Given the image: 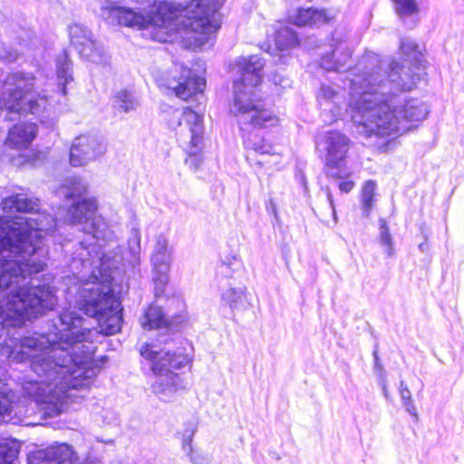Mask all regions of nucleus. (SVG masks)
Returning <instances> with one entry per match:
<instances>
[{
  "mask_svg": "<svg viewBox=\"0 0 464 464\" xmlns=\"http://www.w3.org/2000/svg\"><path fill=\"white\" fill-rule=\"evenodd\" d=\"M87 184L80 178L72 177L65 180L62 193L72 204L66 209L64 221L81 226L95 244L86 246L79 242L73 253L71 267L78 272V285L68 289V295L75 294L74 304L90 317L97 320L99 330L83 327V318L70 307L59 314L61 329L58 333L42 334L28 333L20 338V348H64L61 343L70 345L92 342V337L101 333L111 335L121 331V308L116 291V275L123 261L135 267L140 264V234L137 228L131 229L128 242V252L124 257L118 243L114 229L102 217L96 215L95 199L84 198Z\"/></svg>",
  "mask_w": 464,
  "mask_h": 464,
  "instance_id": "obj_1",
  "label": "nucleus"
},
{
  "mask_svg": "<svg viewBox=\"0 0 464 464\" xmlns=\"http://www.w3.org/2000/svg\"><path fill=\"white\" fill-rule=\"evenodd\" d=\"M1 206L6 213L24 214L14 218L0 217V290H11L0 302V324L8 331L22 327L57 303L55 290L49 285H40L34 278L23 284L44 270L48 254L44 235L55 227L56 221L40 212L39 200L26 194L9 196Z\"/></svg>",
  "mask_w": 464,
  "mask_h": 464,
  "instance_id": "obj_2",
  "label": "nucleus"
},
{
  "mask_svg": "<svg viewBox=\"0 0 464 464\" xmlns=\"http://www.w3.org/2000/svg\"><path fill=\"white\" fill-rule=\"evenodd\" d=\"M418 69V72H404V76L396 79V67L387 75L376 54H368L362 60L351 79L353 92L360 98L350 102L351 119L359 135L394 139L407 130V121L426 118L427 107L421 102L397 95L412 90L424 80V73Z\"/></svg>",
  "mask_w": 464,
  "mask_h": 464,
  "instance_id": "obj_3",
  "label": "nucleus"
},
{
  "mask_svg": "<svg viewBox=\"0 0 464 464\" xmlns=\"http://www.w3.org/2000/svg\"><path fill=\"white\" fill-rule=\"evenodd\" d=\"M34 356L32 370L41 381H31L24 385V392L37 401L53 404L59 411L69 389L87 387L103 365V359L94 360L91 350H80L81 355L70 356L63 362L51 360L43 350Z\"/></svg>",
  "mask_w": 464,
  "mask_h": 464,
  "instance_id": "obj_4",
  "label": "nucleus"
},
{
  "mask_svg": "<svg viewBox=\"0 0 464 464\" xmlns=\"http://www.w3.org/2000/svg\"><path fill=\"white\" fill-rule=\"evenodd\" d=\"M237 72L240 75L234 82V95L230 112L241 125L254 128H268L277 124L278 118L265 108L257 99L255 88L261 82L264 62L258 55L240 57L236 62Z\"/></svg>",
  "mask_w": 464,
  "mask_h": 464,
  "instance_id": "obj_5",
  "label": "nucleus"
},
{
  "mask_svg": "<svg viewBox=\"0 0 464 464\" xmlns=\"http://www.w3.org/2000/svg\"><path fill=\"white\" fill-rule=\"evenodd\" d=\"M156 8L151 22L167 25L181 18L187 28V38L193 41L195 48H203L218 30L212 18L218 5L212 0H192L186 5L176 1H160Z\"/></svg>",
  "mask_w": 464,
  "mask_h": 464,
  "instance_id": "obj_6",
  "label": "nucleus"
},
{
  "mask_svg": "<svg viewBox=\"0 0 464 464\" xmlns=\"http://www.w3.org/2000/svg\"><path fill=\"white\" fill-rule=\"evenodd\" d=\"M140 355L153 373L150 382L152 393L164 402L175 401L178 393L186 389V382L173 370L188 365L190 357L182 350H140Z\"/></svg>",
  "mask_w": 464,
  "mask_h": 464,
  "instance_id": "obj_7",
  "label": "nucleus"
},
{
  "mask_svg": "<svg viewBox=\"0 0 464 464\" xmlns=\"http://www.w3.org/2000/svg\"><path fill=\"white\" fill-rule=\"evenodd\" d=\"M35 78L28 73L14 72L6 76L1 84L0 111L6 110L5 118L14 120L10 115L30 112L40 115L45 110V95L33 92Z\"/></svg>",
  "mask_w": 464,
  "mask_h": 464,
  "instance_id": "obj_8",
  "label": "nucleus"
},
{
  "mask_svg": "<svg viewBox=\"0 0 464 464\" xmlns=\"http://www.w3.org/2000/svg\"><path fill=\"white\" fill-rule=\"evenodd\" d=\"M162 119L168 127L176 132L179 141L191 156L197 155L203 146L202 115L189 108H174L163 105Z\"/></svg>",
  "mask_w": 464,
  "mask_h": 464,
  "instance_id": "obj_9",
  "label": "nucleus"
},
{
  "mask_svg": "<svg viewBox=\"0 0 464 464\" xmlns=\"http://www.w3.org/2000/svg\"><path fill=\"white\" fill-rule=\"evenodd\" d=\"M100 5L102 17L111 24L143 29L151 16L135 8L121 5L124 0H93Z\"/></svg>",
  "mask_w": 464,
  "mask_h": 464,
  "instance_id": "obj_10",
  "label": "nucleus"
},
{
  "mask_svg": "<svg viewBox=\"0 0 464 464\" xmlns=\"http://www.w3.org/2000/svg\"><path fill=\"white\" fill-rule=\"evenodd\" d=\"M71 44L84 59L96 63L107 64L110 57L103 46L96 42L91 31L85 26L74 24L69 27Z\"/></svg>",
  "mask_w": 464,
  "mask_h": 464,
  "instance_id": "obj_11",
  "label": "nucleus"
},
{
  "mask_svg": "<svg viewBox=\"0 0 464 464\" xmlns=\"http://www.w3.org/2000/svg\"><path fill=\"white\" fill-rule=\"evenodd\" d=\"M105 151L106 146L98 136L82 134L73 140L69 161L72 167H83L101 158Z\"/></svg>",
  "mask_w": 464,
  "mask_h": 464,
  "instance_id": "obj_12",
  "label": "nucleus"
},
{
  "mask_svg": "<svg viewBox=\"0 0 464 464\" xmlns=\"http://www.w3.org/2000/svg\"><path fill=\"white\" fill-rule=\"evenodd\" d=\"M368 54H375L374 53H366L358 63L352 69H350V59H351V51L346 44H340L331 53L324 55L321 59V66L326 71H335V72H346L348 71V76L350 82V95L351 99L349 102L357 101L360 98V95H354L352 89V82L351 79L353 77V74L354 72L355 68L362 62V60ZM350 107V103H348Z\"/></svg>",
  "mask_w": 464,
  "mask_h": 464,
  "instance_id": "obj_13",
  "label": "nucleus"
},
{
  "mask_svg": "<svg viewBox=\"0 0 464 464\" xmlns=\"http://www.w3.org/2000/svg\"><path fill=\"white\" fill-rule=\"evenodd\" d=\"M150 260L157 274V276L153 278L157 291H162L169 281L168 273L172 260L171 250L165 236L159 235L156 237Z\"/></svg>",
  "mask_w": 464,
  "mask_h": 464,
  "instance_id": "obj_14",
  "label": "nucleus"
},
{
  "mask_svg": "<svg viewBox=\"0 0 464 464\" xmlns=\"http://www.w3.org/2000/svg\"><path fill=\"white\" fill-rule=\"evenodd\" d=\"M167 89L172 91L175 95L182 100H188L193 94L202 92L206 82L205 79L192 73L188 68H182L180 75L171 76L165 83Z\"/></svg>",
  "mask_w": 464,
  "mask_h": 464,
  "instance_id": "obj_15",
  "label": "nucleus"
},
{
  "mask_svg": "<svg viewBox=\"0 0 464 464\" xmlns=\"http://www.w3.org/2000/svg\"><path fill=\"white\" fill-rule=\"evenodd\" d=\"M76 459V454L72 447L62 443L53 445L30 456L28 464H72Z\"/></svg>",
  "mask_w": 464,
  "mask_h": 464,
  "instance_id": "obj_16",
  "label": "nucleus"
},
{
  "mask_svg": "<svg viewBox=\"0 0 464 464\" xmlns=\"http://www.w3.org/2000/svg\"><path fill=\"white\" fill-rule=\"evenodd\" d=\"M326 165L329 168H340L349 150V139L338 131H328L324 138Z\"/></svg>",
  "mask_w": 464,
  "mask_h": 464,
  "instance_id": "obj_17",
  "label": "nucleus"
},
{
  "mask_svg": "<svg viewBox=\"0 0 464 464\" xmlns=\"http://www.w3.org/2000/svg\"><path fill=\"white\" fill-rule=\"evenodd\" d=\"M401 49L402 53H404L406 55H412V58L418 63V65L413 66L412 68L409 65H401L397 62L392 63L389 66H386L384 63L381 60L380 56L376 54L380 60V66L383 71L387 72V75L392 72V68L396 67L397 72H399L397 76H395L396 79H398L399 75L404 76V72H408L410 74H412L414 72H418L420 68L422 72L424 73V77L426 76V73L424 72L425 65L423 62L419 58V56L421 55V47L417 44L414 41L411 39H403L401 42Z\"/></svg>",
  "mask_w": 464,
  "mask_h": 464,
  "instance_id": "obj_18",
  "label": "nucleus"
},
{
  "mask_svg": "<svg viewBox=\"0 0 464 464\" xmlns=\"http://www.w3.org/2000/svg\"><path fill=\"white\" fill-rule=\"evenodd\" d=\"M334 12L314 8H300L290 20L298 26H319L331 21L334 17Z\"/></svg>",
  "mask_w": 464,
  "mask_h": 464,
  "instance_id": "obj_19",
  "label": "nucleus"
},
{
  "mask_svg": "<svg viewBox=\"0 0 464 464\" xmlns=\"http://www.w3.org/2000/svg\"><path fill=\"white\" fill-rule=\"evenodd\" d=\"M36 125L32 122H24L14 126L8 133L6 145L11 148H26L34 139Z\"/></svg>",
  "mask_w": 464,
  "mask_h": 464,
  "instance_id": "obj_20",
  "label": "nucleus"
},
{
  "mask_svg": "<svg viewBox=\"0 0 464 464\" xmlns=\"http://www.w3.org/2000/svg\"><path fill=\"white\" fill-rule=\"evenodd\" d=\"M317 98L322 104L333 103L334 108H331L333 113L329 120L324 119V121L333 122L342 113L344 106V93L339 88L330 85H322L317 94Z\"/></svg>",
  "mask_w": 464,
  "mask_h": 464,
  "instance_id": "obj_21",
  "label": "nucleus"
},
{
  "mask_svg": "<svg viewBox=\"0 0 464 464\" xmlns=\"http://www.w3.org/2000/svg\"><path fill=\"white\" fill-rule=\"evenodd\" d=\"M244 145L247 150H253L260 155H271L276 158V162H279L280 155L275 151L274 146L266 141L257 133H249L244 138Z\"/></svg>",
  "mask_w": 464,
  "mask_h": 464,
  "instance_id": "obj_22",
  "label": "nucleus"
},
{
  "mask_svg": "<svg viewBox=\"0 0 464 464\" xmlns=\"http://www.w3.org/2000/svg\"><path fill=\"white\" fill-rule=\"evenodd\" d=\"M56 73L61 92L66 95V84L72 81V62L66 52H62L56 58Z\"/></svg>",
  "mask_w": 464,
  "mask_h": 464,
  "instance_id": "obj_23",
  "label": "nucleus"
},
{
  "mask_svg": "<svg viewBox=\"0 0 464 464\" xmlns=\"http://www.w3.org/2000/svg\"><path fill=\"white\" fill-rule=\"evenodd\" d=\"M140 324L144 329H160L168 325V320L160 306L150 305L140 318Z\"/></svg>",
  "mask_w": 464,
  "mask_h": 464,
  "instance_id": "obj_24",
  "label": "nucleus"
},
{
  "mask_svg": "<svg viewBox=\"0 0 464 464\" xmlns=\"http://www.w3.org/2000/svg\"><path fill=\"white\" fill-rule=\"evenodd\" d=\"M221 299L231 308H237L244 302V288L229 283L225 284L221 286Z\"/></svg>",
  "mask_w": 464,
  "mask_h": 464,
  "instance_id": "obj_25",
  "label": "nucleus"
},
{
  "mask_svg": "<svg viewBox=\"0 0 464 464\" xmlns=\"http://www.w3.org/2000/svg\"><path fill=\"white\" fill-rule=\"evenodd\" d=\"M296 34L288 26L280 27L275 36V44L280 51L287 50L298 44Z\"/></svg>",
  "mask_w": 464,
  "mask_h": 464,
  "instance_id": "obj_26",
  "label": "nucleus"
},
{
  "mask_svg": "<svg viewBox=\"0 0 464 464\" xmlns=\"http://www.w3.org/2000/svg\"><path fill=\"white\" fill-rule=\"evenodd\" d=\"M114 105L119 110L129 112L136 110L139 106V102L132 92L121 90L114 97Z\"/></svg>",
  "mask_w": 464,
  "mask_h": 464,
  "instance_id": "obj_27",
  "label": "nucleus"
},
{
  "mask_svg": "<svg viewBox=\"0 0 464 464\" xmlns=\"http://www.w3.org/2000/svg\"><path fill=\"white\" fill-rule=\"evenodd\" d=\"M14 408V394L0 382V420L10 416Z\"/></svg>",
  "mask_w": 464,
  "mask_h": 464,
  "instance_id": "obj_28",
  "label": "nucleus"
},
{
  "mask_svg": "<svg viewBox=\"0 0 464 464\" xmlns=\"http://www.w3.org/2000/svg\"><path fill=\"white\" fill-rule=\"evenodd\" d=\"M376 184L372 180L365 182L361 196V204L362 213L365 217L370 215V212L373 207V200L375 197Z\"/></svg>",
  "mask_w": 464,
  "mask_h": 464,
  "instance_id": "obj_29",
  "label": "nucleus"
},
{
  "mask_svg": "<svg viewBox=\"0 0 464 464\" xmlns=\"http://www.w3.org/2000/svg\"><path fill=\"white\" fill-rule=\"evenodd\" d=\"M379 242L381 246L384 248L388 256H393L395 250L392 237L390 233L388 224L383 218L379 219Z\"/></svg>",
  "mask_w": 464,
  "mask_h": 464,
  "instance_id": "obj_30",
  "label": "nucleus"
},
{
  "mask_svg": "<svg viewBox=\"0 0 464 464\" xmlns=\"http://www.w3.org/2000/svg\"><path fill=\"white\" fill-rule=\"evenodd\" d=\"M395 11L400 18L417 14L420 11L416 0H392Z\"/></svg>",
  "mask_w": 464,
  "mask_h": 464,
  "instance_id": "obj_31",
  "label": "nucleus"
},
{
  "mask_svg": "<svg viewBox=\"0 0 464 464\" xmlns=\"http://www.w3.org/2000/svg\"><path fill=\"white\" fill-rule=\"evenodd\" d=\"M19 446L14 441L0 442V464H13L17 457Z\"/></svg>",
  "mask_w": 464,
  "mask_h": 464,
  "instance_id": "obj_32",
  "label": "nucleus"
},
{
  "mask_svg": "<svg viewBox=\"0 0 464 464\" xmlns=\"http://www.w3.org/2000/svg\"><path fill=\"white\" fill-rule=\"evenodd\" d=\"M240 266L237 255L221 258L218 274L224 278H232L234 272Z\"/></svg>",
  "mask_w": 464,
  "mask_h": 464,
  "instance_id": "obj_33",
  "label": "nucleus"
},
{
  "mask_svg": "<svg viewBox=\"0 0 464 464\" xmlns=\"http://www.w3.org/2000/svg\"><path fill=\"white\" fill-rule=\"evenodd\" d=\"M373 356H374V362H375V368L378 369V375L381 379V385H382L383 393L386 396L387 395V381H386L383 367L381 364L380 356H379L377 351H375L373 353Z\"/></svg>",
  "mask_w": 464,
  "mask_h": 464,
  "instance_id": "obj_34",
  "label": "nucleus"
},
{
  "mask_svg": "<svg viewBox=\"0 0 464 464\" xmlns=\"http://www.w3.org/2000/svg\"><path fill=\"white\" fill-rule=\"evenodd\" d=\"M19 55L18 50L8 49L6 46H3L0 50V59L6 63L14 62Z\"/></svg>",
  "mask_w": 464,
  "mask_h": 464,
  "instance_id": "obj_35",
  "label": "nucleus"
},
{
  "mask_svg": "<svg viewBox=\"0 0 464 464\" xmlns=\"http://www.w3.org/2000/svg\"><path fill=\"white\" fill-rule=\"evenodd\" d=\"M402 405L411 416H412L415 420H418L417 407L412 399L402 401Z\"/></svg>",
  "mask_w": 464,
  "mask_h": 464,
  "instance_id": "obj_36",
  "label": "nucleus"
},
{
  "mask_svg": "<svg viewBox=\"0 0 464 464\" xmlns=\"http://www.w3.org/2000/svg\"><path fill=\"white\" fill-rule=\"evenodd\" d=\"M400 395L401 401L412 399L411 392L403 381H401L400 383Z\"/></svg>",
  "mask_w": 464,
  "mask_h": 464,
  "instance_id": "obj_37",
  "label": "nucleus"
},
{
  "mask_svg": "<svg viewBox=\"0 0 464 464\" xmlns=\"http://www.w3.org/2000/svg\"><path fill=\"white\" fill-rule=\"evenodd\" d=\"M354 188V182L344 180L339 183V189L343 193H349Z\"/></svg>",
  "mask_w": 464,
  "mask_h": 464,
  "instance_id": "obj_38",
  "label": "nucleus"
},
{
  "mask_svg": "<svg viewBox=\"0 0 464 464\" xmlns=\"http://www.w3.org/2000/svg\"><path fill=\"white\" fill-rule=\"evenodd\" d=\"M16 340H17V338L12 337L10 340V343H8L6 341H3L2 343H0V348H6V349L15 348L17 345Z\"/></svg>",
  "mask_w": 464,
  "mask_h": 464,
  "instance_id": "obj_39",
  "label": "nucleus"
},
{
  "mask_svg": "<svg viewBox=\"0 0 464 464\" xmlns=\"http://www.w3.org/2000/svg\"><path fill=\"white\" fill-rule=\"evenodd\" d=\"M326 195H327V199H328L329 205H330V207L332 208V211H333L334 218L335 219L336 218V213H335V208H334V198H333V195L330 192L329 188L326 189Z\"/></svg>",
  "mask_w": 464,
  "mask_h": 464,
  "instance_id": "obj_40",
  "label": "nucleus"
},
{
  "mask_svg": "<svg viewBox=\"0 0 464 464\" xmlns=\"http://www.w3.org/2000/svg\"><path fill=\"white\" fill-rule=\"evenodd\" d=\"M276 84H281L283 82V80H280L279 82H276V80H274Z\"/></svg>",
  "mask_w": 464,
  "mask_h": 464,
  "instance_id": "obj_41",
  "label": "nucleus"
},
{
  "mask_svg": "<svg viewBox=\"0 0 464 464\" xmlns=\"http://www.w3.org/2000/svg\"><path fill=\"white\" fill-rule=\"evenodd\" d=\"M161 343L168 344L169 343L167 341L160 342V344H161Z\"/></svg>",
  "mask_w": 464,
  "mask_h": 464,
  "instance_id": "obj_42",
  "label": "nucleus"
},
{
  "mask_svg": "<svg viewBox=\"0 0 464 464\" xmlns=\"http://www.w3.org/2000/svg\"><path fill=\"white\" fill-rule=\"evenodd\" d=\"M112 442H113V441H112L111 440H110L106 441V443H111V444Z\"/></svg>",
  "mask_w": 464,
  "mask_h": 464,
  "instance_id": "obj_43",
  "label": "nucleus"
}]
</instances>
